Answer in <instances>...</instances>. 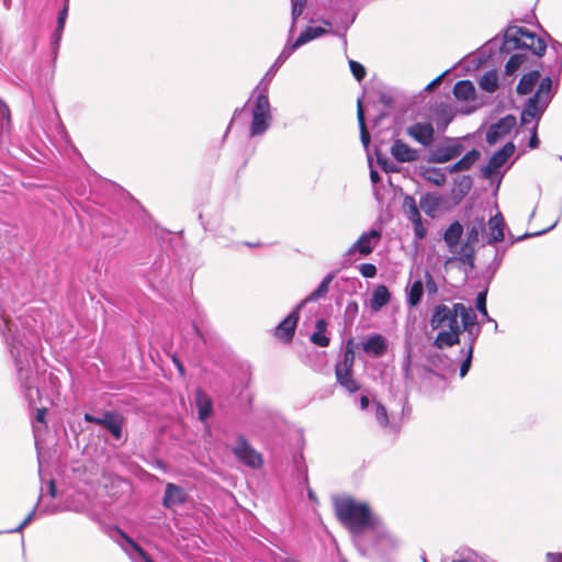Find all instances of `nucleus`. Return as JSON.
<instances>
[{"instance_id":"obj_1","label":"nucleus","mask_w":562,"mask_h":562,"mask_svg":"<svg viewBox=\"0 0 562 562\" xmlns=\"http://www.w3.org/2000/svg\"><path fill=\"white\" fill-rule=\"evenodd\" d=\"M335 512L339 521L351 532L353 542L361 554H367V533L376 528L379 517L375 516L367 503L357 502L351 497H341L335 501Z\"/></svg>"},{"instance_id":"obj_2","label":"nucleus","mask_w":562,"mask_h":562,"mask_svg":"<svg viewBox=\"0 0 562 562\" xmlns=\"http://www.w3.org/2000/svg\"><path fill=\"white\" fill-rule=\"evenodd\" d=\"M296 49L293 44H288L269 68L262 80L251 93L248 104H251V122L249 126L250 136L265 134L272 122L271 106L268 98L269 85L278 69Z\"/></svg>"},{"instance_id":"obj_3","label":"nucleus","mask_w":562,"mask_h":562,"mask_svg":"<svg viewBox=\"0 0 562 562\" xmlns=\"http://www.w3.org/2000/svg\"><path fill=\"white\" fill-rule=\"evenodd\" d=\"M429 325L432 330L437 331L432 342L437 349H445L460 342L462 328L458 321L457 303L452 305H436L432 310Z\"/></svg>"},{"instance_id":"obj_4","label":"nucleus","mask_w":562,"mask_h":562,"mask_svg":"<svg viewBox=\"0 0 562 562\" xmlns=\"http://www.w3.org/2000/svg\"><path fill=\"white\" fill-rule=\"evenodd\" d=\"M519 48H527L537 56H542L547 49L543 38L522 26H509L504 33L502 53H510Z\"/></svg>"},{"instance_id":"obj_5","label":"nucleus","mask_w":562,"mask_h":562,"mask_svg":"<svg viewBox=\"0 0 562 562\" xmlns=\"http://www.w3.org/2000/svg\"><path fill=\"white\" fill-rule=\"evenodd\" d=\"M397 544V540L387 532L381 520H379L376 528H372L367 533V546L370 548V551L366 555H384L395 550Z\"/></svg>"},{"instance_id":"obj_6","label":"nucleus","mask_w":562,"mask_h":562,"mask_svg":"<svg viewBox=\"0 0 562 562\" xmlns=\"http://www.w3.org/2000/svg\"><path fill=\"white\" fill-rule=\"evenodd\" d=\"M463 235V226L459 222H453L445 232L443 240L449 251L462 261L471 260L474 256V248L469 243L460 245Z\"/></svg>"},{"instance_id":"obj_7","label":"nucleus","mask_w":562,"mask_h":562,"mask_svg":"<svg viewBox=\"0 0 562 562\" xmlns=\"http://www.w3.org/2000/svg\"><path fill=\"white\" fill-rule=\"evenodd\" d=\"M381 231L376 228H371L370 231L363 233L357 239V241L352 244L350 248L345 252V258L348 261H351L356 254H360L361 256H369L381 240Z\"/></svg>"},{"instance_id":"obj_8","label":"nucleus","mask_w":562,"mask_h":562,"mask_svg":"<svg viewBox=\"0 0 562 562\" xmlns=\"http://www.w3.org/2000/svg\"><path fill=\"white\" fill-rule=\"evenodd\" d=\"M83 419L87 423L97 424L106 428L116 440L122 438L124 417L117 412L108 411L102 417H95L86 413Z\"/></svg>"},{"instance_id":"obj_9","label":"nucleus","mask_w":562,"mask_h":562,"mask_svg":"<svg viewBox=\"0 0 562 562\" xmlns=\"http://www.w3.org/2000/svg\"><path fill=\"white\" fill-rule=\"evenodd\" d=\"M233 452L240 462L250 468H259L262 463L261 456L249 446L243 436L238 437L237 445L234 447Z\"/></svg>"},{"instance_id":"obj_10","label":"nucleus","mask_w":562,"mask_h":562,"mask_svg":"<svg viewBox=\"0 0 562 562\" xmlns=\"http://www.w3.org/2000/svg\"><path fill=\"white\" fill-rule=\"evenodd\" d=\"M547 108L548 100L546 98L538 99V97L535 95L530 97L520 115L521 124L528 125L532 122L538 124Z\"/></svg>"},{"instance_id":"obj_11","label":"nucleus","mask_w":562,"mask_h":562,"mask_svg":"<svg viewBox=\"0 0 562 562\" xmlns=\"http://www.w3.org/2000/svg\"><path fill=\"white\" fill-rule=\"evenodd\" d=\"M120 539H116L119 546L125 551L133 562H154L148 554L121 529H115Z\"/></svg>"},{"instance_id":"obj_12","label":"nucleus","mask_w":562,"mask_h":562,"mask_svg":"<svg viewBox=\"0 0 562 562\" xmlns=\"http://www.w3.org/2000/svg\"><path fill=\"white\" fill-rule=\"evenodd\" d=\"M303 308V303H299L292 312L277 326L276 337L288 342L291 341L300 318V311Z\"/></svg>"},{"instance_id":"obj_13","label":"nucleus","mask_w":562,"mask_h":562,"mask_svg":"<svg viewBox=\"0 0 562 562\" xmlns=\"http://www.w3.org/2000/svg\"><path fill=\"white\" fill-rule=\"evenodd\" d=\"M516 117L514 115H506L492 124L486 132V142L491 145L496 144L504 136H506L515 126Z\"/></svg>"},{"instance_id":"obj_14","label":"nucleus","mask_w":562,"mask_h":562,"mask_svg":"<svg viewBox=\"0 0 562 562\" xmlns=\"http://www.w3.org/2000/svg\"><path fill=\"white\" fill-rule=\"evenodd\" d=\"M406 133L424 147L430 146L435 139V128L432 124L428 122L414 123L406 128Z\"/></svg>"},{"instance_id":"obj_15","label":"nucleus","mask_w":562,"mask_h":562,"mask_svg":"<svg viewBox=\"0 0 562 562\" xmlns=\"http://www.w3.org/2000/svg\"><path fill=\"white\" fill-rule=\"evenodd\" d=\"M515 145L513 143L505 144L501 149L495 151L490 158L486 166L483 167V176L488 178L503 167L508 158L514 154Z\"/></svg>"},{"instance_id":"obj_16","label":"nucleus","mask_w":562,"mask_h":562,"mask_svg":"<svg viewBox=\"0 0 562 562\" xmlns=\"http://www.w3.org/2000/svg\"><path fill=\"white\" fill-rule=\"evenodd\" d=\"M461 151L462 146L459 143L438 145L430 151L429 160L437 164H445L458 157Z\"/></svg>"},{"instance_id":"obj_17","label":"nucleus","mask_w":562,"mask_h":562,"mask_svg":"<svg viewBox=\"0 0 562 562\" xmlns=\"http://www.w3.org/2000/svg\"><path fill=\"white\" fill-rule=\"evenodd\" d=\"M391 154L398 162H412L418 157L417 150L409 147L402 139H395L391 146Z\"/></svg>"},{"instance_id":"obj_18","label":"nucleus","mask_w":562,"mask_h":562,"mask_svg":"<svg viewBox=\"0 0 562 562\" xmlns=\"http://www.w3.org/2000/svg\"><path fill=\"white\" fill-rule=\"evenodd\" d=\"M335 375L337 383L348 393H356L360 389V384L352 376V368L336 367Z\"/></svg>"},{"instance_id":"obj_19","label":"nucleus","mask_w":562,"mask_h":562,"mask_svg":"<svg viewBox=\"0 0 562 562\" xmlns=\"http://www.w3.org/2000/svg\"><path fill=\"white\" fill-rule=\"evenodd\" d=\"M187 501L186 491L173 483H168L166 485L165 495L162 499V504L167 508H171L173 506L183 504Z\"/></svg>"},{"instance_id":"obj_20","label":"nucleus","mask_w":562,"mask_h":562,"mask_svg":"<svg viewBox=\"0 0 562 562\" xmlns=\"http://www.w3.org/2000/svg\"><path fill=\"white\" fill-rule=\"evenodd\" d=\"M362 349L366 353L373 357H381L385 353L387 345L385 338L380 334H373L367 338L362 344Z\"/></svg>"},{"instance_id":"obj_21","label":"nucleus","mask_w":562,"mask_h":562,"mask_svg":"<svg viewBox=\"0 0 562 562\" xmlns=\"http://www.w3.org/2000/svg\"><path fill=\"white\" fill-rule=\"evenodd\" d=\"M424 292L425 289L422 279H416L409 283L405 289L407 306L411 308L418 306L422 302Z\"/></svg>"},{"instance_id":"obj_22","label":"nucleus","mask_w":562,"mask_h":562,"mask_svg":"<svg viewBox=\"0 0 562 562\" xmlns=\"http://www.w3.org/2000/svg\"><path fill=\"white\" fill-rule=\"evenodd\" d=\"M480 158V151L472 149L468 151L459 161L446 168L449 173L469 170Z\"/></svg>"},{"instance_id":"obj_23","label":"nucleus","mask_w":562,"mask_h":562,"mask_svg":"<svg viewBox=\"0 0 562 562\" xmlns=\"http://www.w3.org/2000/svg\"><path fill=\"white\" fill-rule=\"evenodd\" d=\"M453 94L460 101H474L475 87L470 80H460L454 85Z\"/></svg>"},{"instance_id":"obj_24","label":"nucleus","mask_w":562,"mask_h":562,"mask_svg":"<svg viewBox=\"0 0 562 562\" xmlns=\"http://www.w3.org/2000/svg\"><path fill=\"white\" fill-rule=\"evenodd\" d=\"M391 300L390 291L385 285H378L372 293V297L370 300V308L373 312H379L383 306H385Z\"/></svg>"},{"instance_id":"obj_25","label":"nucleus","mask_w":562,"mask_h":562,"mask_svg":"<svg viewBox=\"0 0 562 562\" xmlns=\"http://www.w3.org/2000/svg\"><path fill=\"white\" fill-rule=\"evenodd\" d=\"M504 218L502 214H496L488 221L490 240L488 243H499L504 239Z\"/></svg>"},{"instance_id":"obj_26","label":"nucleus","mask_w":562,"mask_h":562,"mask_svg":"<svg viewBox=\"0 0 562 562\" xmlns=\"http://www.w3.org/2000/svg\"><path fill=\"white\" fill-rule=\"evenodd\" d=\"M458 318H461V328L477 326V316L473 308L465 306L463 303H457Z\"/></svg>"},{"instance_id":"obj_27","label":"nucleus","mask_w":562,"mask_h":562,"mask_svg":"<svg viewBox=\"0 0 562 562\" xmlns=\"http://www.w3.org/2000/svg\"><path fill=\"white\" fill-rule=\"evenodd\" d=\"M540 74L538 70H532L525 74L517 85V93L522 95L530 93L536 83L538 82Z\"/></svg>"},{"instance_id":"obj_28","label":"nucleus","mask_w":562,"mask_h":562,"mask_svg":"<svg viewBox=\"0 0 562 562\" xmlns=\"http://www.w3.org/2000/svg\"><path fill=\"white\" fill-rule=\"evenodd\" d=\"M334 273H328L319 283L316 290L311 292L304 300L300 303H303V306L308 302H315L322 297H324L329 289L331 281L334 280Z\"/></svg>"},{"instance_id":"obj_29","label":"nucleus","mask_w":562,"mask_h":562,"mask_svg":"<svg viewBox=\"0 0 562 562\" xmlns=\"http://www.w3.org/2000/svg\"><path fill=\"white\" fill-rule=\"evenodd\" d=\"M420 175L425 180L437 187H442L447 180L446 172L442 169L436 167L422 168Z\"/></svg>"},{"instance_id":"obj_30","label":"nucleus","mask_w":562,"mask_h":562,"mask_svg":"<svg viewBox=\"0 0 562 562\" xmlns=\"http://www.w3.org/2000/svg\"><path fill=\"white\" fill-rule=\"evenodd\" d=\"M440 202L441 198L438 194L426 193L420 198L419 205L428 216L434 217L438 211Z\"/></svg>"},{"instance_id":"obj_31","label":"nucleus","mask_w":562,"mask_h":562,"mask_svg":"<svg viewBox=\"0 0 562 562\" xmlns=\"http://www.w3.org/2000/svg\"><path fill=\"white\" fill-rule=\"evenodd\" d=\"M196 406L200 420H206L212 415V402L202 391L196 392Z\"/></svg>"},{"instance_id":"obj_32","label":"nucleus","mask_w":562,"mask_h":562,"mask_svg":"<svg viewBox=\"0 0 562 562\" xmlns=\"http://www.w3.org/2000/svg\"><path fill=\"white\" fill-rule=\"evenodd\" d=\"M327 323L324 319L316 322L315 331L311 336V341L319 347H327L329 338L325 335Z\"/></svg>"},{"instance_id":"obj_33","label":"nucleus","mask_w":562,"mask_h":562,"mask_svg":"<svg viewBox=\"0 0 562 562\" xmlns=\"http://www.w3.org/2000/svg\"><path fill=\"white\" fill-rule=\"evenodd\" d=\"M427 363L430 367V371H442L446 372L450 364V360L441 353H431L427 357Z\"/></svg>"},{"instance_id":"obj_34","label":"nucleus","mask_w":562,"mask_h":562,"mask_svg":"<svg viewBox=\"0 0 562 562\" xmlns=\"http://www.w3.org/2000/svg\"><path fill=\"white\" fill-rule=\"evenodd\" d=\"M479 86L482 90L493 93L498 88V77L496 71H486L480 79Z\"/></svg>"},{"instance_id":"obj_35","label":"nucleus","mask_w":562,"mask_h":562,"mask_svg":"<svg viewBox=\"0 0 562 562\" xmlns=\"http://www.w3.org/2000/svg\"><path fill=\"white\" fill-rule=\"evenodd\" d=\"M324 33H325V30L322 29V27H318V26L317 27H307L304 32H302L300 34V36L292 44L297 49L302 45L306 44L307 42H310V41H312L314 38L319 37Z\"/></svg>"},{"instance_id":"obj_36","label":"nucleus","mask_w":562,"mask_h":562,"mask_svg":"<svg viewBox=\"0 0 562 562\" xmlns=\"http://www.w3.org/2000/svg\"><path fill=\"white\" fill-rule=\"evenodd\" d=\"M403 207L407 215V218L413 222H418L422 220L418 206L413 196L406 195L403 201Z\"/></svg>"},{"instance_id":"obj_37","label":"nucleus","mask_w":562,"mask_h":562,"mask_svg":"<svg viewBox=\"0 0 562 562\" xmlns=\"http://www.w3.org/2000/svg\"><path fill=\"white\" fill-rule=\"evenodd\" d=\"M359 127H360V138L361 143L364 146V148L369 147L370 144V134L367 130L366 122H364V113L361 104V100H358V111H357Z\"/></svg>"},{"instance_id":"obj_38","label":"nucleus","mask_w":562,"mask_h":562,"mask_svg":"<svg viewBox=\"0 0 562 562\" xmlns=\"http://www.w3.org/2000/svg\"><path fill=\"white\" fill-rule=\"evenodd\" d=\"M451 562H481L479 554L469 548H463L454 553Z\"/></svg>"},{"instance_id":"obj_39","label":"nucleus","mask_w":562,"mask_h":562,"mask_svg":"<svg viewBox=\"0 0 562 562\" xmlns=\"http://www.w3.org/2000/svg\"><path fill=\"white\" fill-rule=\"evenodd\" d=\"M552 79L550 77H546L540 81V85L533 94L535 97H538V99H547L548 103L551 100L552 97Z\"/></svg>"},{"instance_id":"obj_40","label":"nucleus","mask_w":562,"mask_h":562,"mask_svg":"<svg viewBox=\"0 0 562 562\" xmlns=\"http://www.w3.org/2000/svg\"><path fill=\"white\" fill-rule=\"evenodd\" d=\"M353 363H355L353 340L350 339L347 341L342 359L336 363V367H347V368L353 369Z\"/></svg>"},{"instance_id":"obj_41","label":"nucleus","mask_w":562,"mask_h":562,"mask_svg":"<svg viewBox=\"0 0 562 562\" xmlns=\"http://www.w3.org/2000/svg\"><path fill=\"white\" fill-rule=\"evenodd\" d=\"M486 296H487V290L480 292L475 300V307L481 313L484 322H492L493 318L488 315V312L486 308Z\"/></svg>"},{"instance_id":"obj_42","label":"nucleus","mask_w":562,"mask_h":562,"mask_svg":"<svg viewBox=\"0 0 562 562\" xmlns=\"http://www.w3.org/2000/svg\"><path fill=\"white\" fill-rule=\"evenodd\" d=\"M524 61H525L524 55H521V54L513 55L505 65V72L507 75H513L514 72H516L519 69V67L522 65Z\"/></svg>"},{"instance_id":"obj_43","label":"nucleus","mask_w":562,"mask_h":562,"mask_svg":"<svg viewBox=\"0 0 562 562\" xmlns=\"http://www.w3.org/2000/svg\"><path fill=\"white\" fill-rule=\"evenodd\" d=\"M461 352L465 353V359L462 361V363L460 366V376L464 378L467 375V373L469 372V370L471 368V363H472V358H473L472 346H468L467 350L462 349Z\"/></svg>"},{"instance_id":"obj_44","label":"nucleus","mask_w":562,"mask_h":562,"mask_svg":"<svg viewBox=\"0 0 562 562\" xmlns=\"http://www.w3.org/2000/svg\"><path fill=\"white\" fill-rule=\"evenodd\" d=\"M402 370L405 380H412V353L411 348H407L406 355L403 359Z\"/></svg>"},{"instance_id":"obj_45","label":"nucleus","mask_w":562,"mask_h":562,"mask_svg":"<svg viewBox=\"0 0 562 562\" xmlns=\"http://www.w3.org/2000/svg\"><path fill=\"white\" fill-rule=\"evenodd\" d=\"M349 66H350V70H351L353 77L358 81H360L364 78L366 69L360 63H358L356 60H349Z\"/></svg>"},{"instance_id":"obj_46","label":"nucleus","mask_w":562,"mask_h":562,"mask_svg":"<svg viewBox=\"0 0 562 562\" xmlns=\"http://www.w3.org/2000/svg\"><path fill=\"white\" fill-rule=\"evenodd\" d=\"M375 418L383 427H385L389 423L386 408L380 403L375 404Z\"/></svg>"},{"instance_id":"obj_47","label":"nucleus","mask_w":562,"mask_h":562,"mask_svg":"<svg viewBox=\"0 0 562 562\" xmlns=\"http://www.w3.org/2000/svg\"><path fill=\"white\" fill-rule=\"evenodd\" d=\"M292 1V21L295 23L296 19L303 13L306 0H291ZM294 24H292L293 26Z\"/></svg>"},{"instance_id":"obj_48","label":"nucleus","mask_w":562,"mask_h":562,"mask_svg":"<svg viewBox=\"0 0 562 562\" xmlns=\"http://www.w3.org/2000/svg\"><path fill=\"white\" fill-rule=\"evenodd\" d=\"M424 289L427 291V293L429 295L436 294L438 292L437 283L435 281V279L432 278V276L428 271H426V273H425Z\"/></svg>"},{"instance_id":"obj_49","label":"nucleus","mask_w":562,"mask_h":562,"mask_svg":"<svg viewBox=\"0 0 562 562\" xmlns=\"http://www.w3.org/2000/svg\"><path fill=\"white\" fill-rule=\"evenodd\" d=\"M462 331H467V334L469 336V339H470L469 346H472V351H473L474 350V344H475V341H476V339H477V337L480 336V333H481L480 326L462 328Z\"/></svg>"},{"instance_id":"obj_50","label":"nucleus","mask_w":562,"mask_h":562,"mask_svg":"<svg viewBox=\"0 0 562 562\" xmlns=\"http://www.w3.org/2000/svg\"><path fill=\"white\" fill-rule=\"evenodd\" d=\"M359 271L364 278H373L376 274V268L372 263H362Z\"/></svg>"},{"instance_id":"obj_51","label":"nucleus","mask_w":562,"mask_h":562,"mask_svg":"<svg viewBox=\"0 0 562 562\" xmlns=\"http://www.w3.org/2000/svg\"><path fill=\"white\" fill-rule=\"evenodd\" d=\"M36 507H34L29 515L24 518V520L14 529L10 530V532H21L35 517Z\"/></svg>"},{"instance_id":"obj_52","label":"nucleus","mask_w":562,"mask_h":562,"mask_svg":"<svg viewBox=\"0 0 562 562\" xmlns=\"http://www.w3.org/2000/svg\"><path fill=\"white\" fill-rule=\"evenodd\" d=\"M378 164L381 166V168L385 172H394V171H396L395 165L392 161H390L387 158H385V157L378 156Z\"/></svg>"},{"instance_id":"obj_53","label":"nucleus","mask_w":562,"mask_h":562,"mask_svg":"<svg viewBox=\"0 0 562 562\" xmlns=\"http://www.w3.org/2000/svg\"><path fill=\"white\" fill-rule=\"evenodd\" d=\"M414 225V234L417 239L422 240L426 237L427 231L426 227L423 225L422 220L418 222H413Z\"/></svg>"},{"instance_id":"obj_54","label":"nucleus","mask_w":562,"mask_h":562,"mask_svg":"<svg viewBox=\"0 0 562 562\" xmlns=\"http://www.w3.org/2000/svg\"><path fill=\"white\" fill-rule=\"evenodd\" d=\"M479 235H480L479 228L472 227L468 232V236H467V241L465 243H469V245L473 247V244L479 241Z\"/></svg>"},{"instance_id":"obj_55","label":"nucleus","mask_w":562,"mask_h":562,"mask_svg":"<svg viewBox=\"0 0 562 562\" xmlns=\"http://www.w3.org/2000/svg\"><path fill=\"white\" fill-rule=\"evenodd\" d=\"M537 128H538L537 123H533L532 126H531L532 135H531V138L529 140V147L530 148H536L539 145V139H538V136H537Z\"/></svg>"},{"instance_id":"obj_56","label":"nucleus","mask_w":562,"mask_h":562,"mask_svg":"<svg viewBox=\"0 0 562 562\" xmlns=\"http://www.w3.org/2000/svg\"><path fill=\"white\" fill-rule=\"evenodd\" d=\"M63 32L64 31H59V29L56 27V30L52 36V45H53L54 49L58 48L61 36H63Z\"/></svg>"},{"instance_id":"obj_57","label":"nucleus","mask_w":562,"mask_h":562,"mask_svg":"<svg viewBox=\"0 0 562 562\" xmlns=\"http://www.w3.org/2000/svg\"><path fill=\"white\" fill-rule=\"evenodd\" d=\"M47 414V409L46 408H37L36 411V415H35V422L38 423V424H42V425H45L46 422H45V416Z\"/></svg>"},{"instance_id":"obj_58","label":"nucleus","mask_w":562,"mask_h":562,"mask_svg":"<svg viewBox=\"0 0 562 562\" xmlns=\"http://www.w3.org/2000/svg\"><path fill=\"white\" fill-rule=\"evenodd\" d=\"M369 164H370V180L373 184H376L380 182L381 177L379 172L372 167L371 158L369 157Z\"/></svg>"},{"instance_id":"obj_59","label":"nucleus","mask_w":562,"mask_h":562,"mask_svg":"<svg viewBox=\"0 0 562 562\" xmlns=\"http://www.w3.org/2000/svg\"><path fill=\"white\" fill-rule=\"evenodd\" d=\"M445 75H446V72H443L442 75L438 76L430 83H428L427 87H426V91H431L436 86H438L441 82V80H442Z\"/></svg>"},{"instance_id":"obj_60","label":"nucleus","mask_w":562,"mask_h":562,"mask_svg":"<svg viewBox=\"0 0 562 562\" xmlns=\"http://www.w3.org/2000/svg\"><path fill=\"white\" fill-rule=\"evenodd\" d=\"M548 562H562V553H547Z\"/></svg>"},{"instance_id":"obj_61","label":"nucleus","mask_w":562,"mask_h":562,"mask_svg":"<svg viewBox=\"0 0 562 562\" xmlns=\"http://www.w3.org/2000/svg\"><path fill=\"white\" fill-rule=\"evenodd\" d=\"M58 16L67 20V16H68V3H66L64 5V8L59 11Z\"/></svg>"},{"instance_id":"obj_62","label":"nucleus","mask_w":562,"mask_h":562,"mask_svg":"<svg viewBox=\"0 0 562 562\" xmlns=\"http://www.w3.org/2000/svg\"><path fill=\"white\" fill-rule=\"evenodd\" d=\"M369 406V398L364 395L360 397V407L361 409H366Z\"/></svg>"},{"instance_id":"obj_63","label":"nucleus","mask_w":562,"mask_h":562,"mask_svg":"<svg viewBox=\"0 0 562 562\" xmlns=\"http://www.w3.org/2000/svg\"><path fill=\"white\" fill-rule=\"evenodd\" d=\"M65 24H66V20L58 16L57 18V29H59V31H64Z\"/></svg>"},{"instance_id":"obj_64","label":"nucleus","mask_w":562,"mask_h":562,"mask_svg":"<svg viewBox=\"0 0 562 562\" xmlns=\"http://www.w3.org/2000/svg\"><path fill=\"white\" fill-rule=\"evenodd\" d=\"M1 112H2V115L7 119H9L10 116V113H9V108L5 105V104H1V108H0Z\"/></svg>"}]
</instances>
